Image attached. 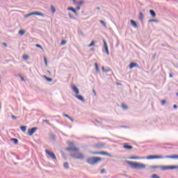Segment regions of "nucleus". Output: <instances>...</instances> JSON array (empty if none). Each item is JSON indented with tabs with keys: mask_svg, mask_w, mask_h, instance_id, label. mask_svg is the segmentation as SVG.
<instances>
[{
	"mask_svg": "<svg viewBox=\"0 0 178 178\" xmlns=\"http://www.w3.org/2000/svg\"><path fill=\"white\" fill-rule=\"evenodd\" d=\"M38 129V127H33L31 129H28V136H33V134H34V133H35V131H37V130Z\"/></svg>",
	"mask_w": 178,
	"mask_h": 178,
	"instance_id": "obj_7",
	"label": "nucleus"
},
{
	"mask_svg": "<svg viewBox=\"0 0 178 178\" xmlns=\"http://www.w3.org/2000/svg\"><path fill=\"white\" fill-rule=\"evenodd\" d=\"M81 8L80 6H76V10H80Z\"/></svg>",
	"mask_w": 178,
	"mask_h": 178,
	"instance_id": "obj_53",
	"label": "nucleus"
},
{
	"mask_svg": "<svg viewBox=\"0 0 178 178\" xmlns=\"http://www.w3.org/2000/svg\"><path fill=\"white\" fill-rule=\"evenodd\" d=\"M20 130H22V131L23 133H26V130H27V126H21L19 127Z\"/></svg>",
	"mask_w": 178,
	"mask_h": 178,
	"instance_id": "obj_19",
	"label": "nucleus"
},
{
	"mask_svg": "<svg viewBox=\"0 0 178 178\" xmlns=\"http://www.w3.org/2000/svg\"><path fill=\"white\" fill-rule=\"evenodd\" d=\"M10 141H13L15 145H17L19 144V140L17 138H11Z\"/></svg>",
	"mask_w": 178,
	"mask_h": 178,
	"instance_id": "obj_17",
	"label": "nucleus"
},
{
	"mask_svg": "<svg viewBox=\"0 0 178 178\" xmlns=\"http://www.w3.org/2000/svg\"><path fill=\"white\" fill-rule=\"evenodd\" d=\"M5 47H8V45H5Z\"/></svg>",
	"mask_w": 178,
	"mask_h": 178,
	"instance_id": "obj_63",
	"label": "nucleus"
},
{
	"mask_svg": "<svg viewBox=\"0 0 178 178\" xmlns=\"http://www.w3.org/2000/svg\"><path fill=\"white\" fill-rule=\"evenodd\" d=\"M41 16L42 17H45V15L42 14V13L39 12H33L30 13L24 16V17H30V16Z\"/></svg>",
	"mask_w": 178,
	"mask_h": 178,
	"instance_id": "obj_6",
	"label": "nucleus"
},
{
	"mask_svg": "<svg viewBox=\"0 0 178 178\" xmlns=\"http://www.w3.org/2000/svg\"><path fill=\"white\" fill-rule=\"evenodd\" d=\"M66 151L70 152V156L72 158H74L75 159H84V156L83 154L78 153V154H72V152H79V147H69L66 149Z\"/></svg>",
	"mask_w": 178,
	"mask_h": 178,
	"instance_id": "obj_1",
	"label": "nucleus"
},
{
	"mask_svg": "<svg viewBox=\"0 0 178 178\" xmlns=\"http://www.w3.org/2000/svg\"><path fill=\"white\" fill-rule=\"evenodd\" d=\"M96 122H98V120H96Z\"/></svg>",
	"mask_w": 178,
	"mask_h": 178,
	"instance_id": "obj_62",
	"label": "nucleus"
},
{
	"mask_svg": "<svg viewBox=\"0 0 178 178\" xmlns=\"http://www.w3.org/2000/svg\"><path fill=\"white\" fill-rule=\"evenodd\" d=\"M122 127H124V128H126V127H125V126H122Z\"/></svg>",
	"mask_w": 178,
	"mask_h": 178,
	"instance_id": "obj_61",
	"label": "nucleus"
},
{
	"mask_svg": "<svg viewBox=\"0 0 178 178\" xmlns=\"http://www.w3.org/2000/svg\"><path fill=\"white\" fill-rule=\"evenodd\" d=\"M101 161H102V158L98 156H92L88 158L86 163L89 165H95V163H98Z\"/></svg>",
	"mask_w": 178,
	"mask_h": 178,
	"instance_id": "obj_5",
	"label": "nucleus"
},
{
	"mask_svg": "<svg viewBox=\"0 0 178 178\" xmlns=\"http://www.w3.org/2000/svg\"><path fill=\"white\" fill-rule=\"evenodd\" d=\"M79 35H81L82 37H84V33H83V31L79 30L78 31Z\"/></svg>",
	"mask_w": 178,
	"mask_h": 178,
	"instance_id": "obj_31",
	"label": "nucleus"
},
{
	"mask_svg": "<svg viewBox=\"0 0 178 178\" xmlns=\"http://www.w3.org/2000/svg\"><path fill=\"white\" fill-rule=\"evenodd\" d=\"M67 10H72L73 12V13H74L77 16V11H76V10H74V8L70 7L67 8Z\"/></svg>",
	"mask_w": 178,
	"mask_h": 178,
	"instance_id": "obj_24",
	"label": "nucleus"
},
{
	"mask_svg": "<svg viewBox=\"0 0 178 178\" xmlns=\"http://www.w3.org/2000/svg\"><path fill=\"white\" fill-rule=\"evenodd\" d=\"M97 10H101V8L99 7H97Z\"/></svg>",
	"mask_w": 178,
	"mask_h": 178,
	"instance_id": "obj_55",
	"label": "nucleus"
},
{
	"mask_svg": "<svg viewBox=\"0 0 178 178\" xmlns=\"http://www.w3.org/2000/svg\"><path fill=\"white\" fill-rule=\"evenodd\" d=\"M149 169H161V170H173L178 169V165H150Z\"/></svg>",
	"mask_w": 178,
	"mask_h": 178,
	"instance_id": "obj_4",
	"label": "nucleus"
},
{
	"mask_svg": "<svg viewBox=\"0 0 178 178\" xmlns=\"http://www.w3.org/2000/svg\"><path fill=\"white\" fill-rule=\"evenodd\" d=\"M145 159H178V154L167 156L149 155L147 157H145Z\"/></svg>",
	"mask_w": 178,
	"mask_h": 178,
	"instance_id": "obj_2",
	"label": "nucleus"
},
{
	"mask_svg": "<svg viewBox=\"0 0 178 178\" xmlns=\"http://www.w3.org/2000/svg\"><path fill=\"white\" fill-rule=\"evenodd\" d=\"M11 118L13 119V120H16V119H17V117L15 116L14 115H12Z\"/></svg>",
	"mask_w": 178,
	"mask_h": 178,
	"instance_id": "obj_42",
	"label": "nucleus"
},
{
	"mask_svg": "<svg viewBox=\"0 0 178 178\" xmlns=\"http://www.w3.org/2000/svg\"><path fill=\"white\" fill-rule=\"evenodd\" d=\"M50 10L51 13H55V12H56V9L54 7L53 5L50 6Z\"/></svg>",
	"mask_w": 178,
	"mask_h": 178,
	"instance_id": "obj_22",
	"label": "nucleus"
},
{
	"mask_svg": "<svg viewBox=\"0 0 178 178\" xmlns=\"http://www.w3.org/2000/svg\"><path fill=\"white\" fill-rule=\"evenodd\" d=\"M151 178H161V177L158 176V175H156V174H153L151 176Z\"/></svg>",
	"mask_w": 178,
	"mask_h": 178,
	"instance_id": "obj_35",
	"label": "nucleus"
},
{
	"mask_svg": "<svg viewBox=\"0 0 178 178\" xmlns=\"http://www.w3.org/2000/svg\"><path fill=\"white\" fill-rule=\"evenodd\" d=\"M44 78L45 79L46 81H48V83H51L53 81L54 79L52 78H49L48 76L44 75Z\"/></svg>",
	"mask_w": 178,
	"mask_h": 178,
	"instance_id": "obj_21",
	"label": "nucleus"
},
{
	"mask_svg": "<svg viewBox=\"0 0 178 178\" xmlns=\"http://www.w3.org/2000/svg\"><path fill=\"white\" fill-rule=\"evenodd\" d=\"M88 47H92V45H88Z\"/></svg>",
	"mask_w": 178,
	"mask_h": 178,
	"instance_id": "obj_60",
	"label": "nucleus"
},
{
	"mask_svg": "<svg viewBox=\"0 0 178 178\" xmlns=\"http://www.w3.org/2000/svg\"><path fill=\"white\" fill-rule=\"evenodd\" d=\"M169 77H170V78H172V77H173V74H169Z\"/></svg>",
	"mask_w": 178,
	"mask_h": 178,
	"instance_id": "obj_54",
	"label": "nucleus"
},
{
	"mask_svg": "<svg viewBox=\"0 0 178 178\" xmlns=\"http://www.w3.org/2000/svg\"><path fill=\"white\" fill-rule=\"evenodd\" d=\"M123 148H124V149H133V146L129 145L127 143H125L123 145Z\"/></svg>",
	"mask_w": 178,
	"mask_h": 178,
	"instance_id": "obj_14",
	"label": "nucleus"
},
{
	"mask_svg": "<svg viewBox=\"0 0 178 178\" xmlns=\"http://www.w3.org/2000/svg\"><path fill=\"white\" fill-rule=\"evenodd\" d=\"M129 69H134V67H138V69H140V65L137 63L131 62L129 64Z\"/></svg>",
	"mask_w": 178,
	"mask_h": 178,
	"instance_id": "obj_9",
	"label": "nucleus"
},
{
	"mask_svg": "<svg viewBox=\"0 0 178 178\" xmlns=\"http://www.w3.org/2000/svg\"><path fill=\"white\" fill-rule=\"evenodd\" d=\"M125 163H127L131 168V169H137V170H141V169H145L147 168V165L144 163H138L137 161H130L128 160H125Z\"/></svg>",
	"mask_w": 178,
	"mask_h": 178,
	"instance_id": "obj_3",
	"label": "nucleus"
},
{
	"mask_svg": "<svg viewBox=\"0 0 178 178\" xmlns=\"http://www.w3.org/2000/svg\"><path fill=\"white\" fill-rule=\"evenodd\" d=\"M36 45H38V44H36Z\"/></svg>",
	"mask_w": 178,
	"mask_h": 178,
	"instance_id": "obj_64",
	"label": "nucleus"
},
{
	"mask_svg": "<svg viewBox=\"0 0 178 178\" xmlns=\"http://www.w3.org/2000/svg\"><path fill=\"white\" fill-rule=\"evenodd\" d=\"M156 57V54H154L152 56V59H155V58Z\"/></svg>",
	"mask_w": 178,
	"mask_h": 178,
	"instance_id": "obj_50",
	"label": "nucleus"
},
{
	"mask_svg": "<svg viewBox=\"0 0 178 178\" xmlns=\"http://www.w3.org/2000/svg\"><path fill=\"white\" fill-rule=\"evenodd\" d=\"M100 155H105L106 156H109L110 158L112 157V154L106 152H100Z\"/></svg>",
	"mask_w": 178,
	"mask_h": 178,
	"instance_id": "obj_15",
	"label": "nucleus"
},
{
	"mask_svg": "<svg viewBox=\"0 0 178 178\" xmlns=\"http://www.w3.org/2000/svg\"><path fill=\"white\" fill-rule=\"evenodd\" d=\"M102 70L104 73H108V72H111V70H112L110 67H107V68L105 69V67L102 66Z\"/></svg>",
	"mask_w": 178,
	"mask_h": 178,
	"instance_id": "obj_13",
	"label": "nucleus"
},
{
	"mask_svg": "<svg viewBox=\"0 0 178 178\" xmlns=\"http://www.w3.org/2000/svg\"><path fill=\"white\" fill-rule=\"evenodd\" d=\"M45 152L47 155H49V156H51V158H52V159H56V156L55 155V153L50 152L48 149L45 150Z\"/></svg>",
	"mask_w": 178,
	"mask_h": 178,
	"instance_id": "obj_8",
	"label": "nucleus"
},
{
	"mask_svg": "<svg viewBox=\"0 0 178 178\" xmlns=\"http://www.w3.org/2000/svg\"><path fill=\"white\" fill-rule=\"evenodd\" d=\"M105 147V143H97L95 145V148H97L98 149H101V148Z\"/></svg>",
	"mask_w": 178,
	"mask_h": 178,
	"instance_id": "obj_10",
	"label": "nucleus"
},
{
	"mask_svg": "<svg viewBox=\"0 0 178 178\" xmlns=\"http://www.w3.org/2000/svg\"><path fill=\"white\" fill-rule=\"evenodd\" d=\"M42 122L43 123H47L49 126H54L52 123L49 122V120H44Z\"/></svg>",
	"mask_w": 178,
	"mask_h": 178,
	"instance_id": "obj_25",
	"label": "nucleus"
},
{
	"mask_svg": "<svg viewBox=\"0 0 178 178\" xmlns=\"http://www.w3.org/2000/svg\"><path fill=\"white\" fill-rule=\"evenodd\" d=\"M149 13L152 16V17H155V16H156V14L155 13V11H154L152 10H149Z\"/></svg>",
	"mask_w": 178,
	"mask_h": 178,
	"instance_id": "obj_28",
	"label": "nucleus"
},
{
	"mask_svg": "<svg viewBox=\"0 0 178 178\" xmlns=\"http://www.w3.org/2000/svg\"><path fill=\"white\" fill-rule=\"evenodd\" d=\"M66 44V40L61 41V45H65Z\"/></svg>",
	"mask_w": 178,
	"mask_h": 178,
	"instance_id": "obj_45",
	"label": "nucleus"
},
{
	"mask_svg": "<svg viewBox=\"0 0 178 178\" xmlns=\"http://www.w3.org/2000/svg\"><path fill=\"white\" fill-rule=\"evenodd\" d=\"M23 59H24V60H27V59H29V56H27V55H24V56H23Z\"/></svg>",
	"mask_w": 178,
	"mask_h": 178,
	"instance_id": "obj_40",
	"label": "nucleus"
},
{
	"mask_svg": "<svg viewBox=\"0 0 178 178\" xmlns=\"http://www.w3.org/2000/svg\"><path fill=\"white\" fill-rule=\"evenodd\" d=\"M149 23H152V22L158 23V20H157V19H149Z\"/></svg>",
	"mask_w": 178,
	"mask_h": 178,
	"instance_id": "obj_34",
	"label": "nucleus"
},
{
	"mask_svg": "<svg viewBox=\"0 0 178 178\" xmlns=\"http://www.w3.org/2000/svg\"><path fill=\"white\" fill-rule=\"evenodd\" d=\"M63 116H65V118H67V119H69L70 120H71V122H74V120H73V118H70V116H69V115H67V114H63Z\"/></svg>",
	"mask_w": 178,
	"mask_h": 178,
	"instance_id": "obj_27",
	"label": "nucleus"
},
{
	"mask_svg": "<svg viewBox=\"0 0 178 178\" xmlns=\"http://www.w3.org/2000/svg\"><path fill=\"white\" fill-rule=\"evenodd\" d=\"M104 45H106V42H104Z\"/></svg>",
	"mask_w": 178,
	"mask_h": 178,
	"instance_id": "obj_58",
	"label": "nucleus"
},
{
	"mask_svg": "<svg viewBox=\"0 0 178 178\" xmlns=\"http://www.w3.org/2000/svg\"><path fill=\"white\" fill-rule=\"evenodd\" d=\"M92 92L94 93V95L96 96L97 95V92H95V90H92Z\"/></svg>",
	"mask_w": 178,
	"mask_h": 178,
	"instance_id": "obj_51",
	"label": "nucleus"
},
{
	"mask_svg": "<svg viewBox=\"0 0 178 178\" xmlns=\"http://www.w3.org/2000/svg\"><path fill=\"white\" fill-rule=\"evenodd\" d=\"M131 24H132V26H134V27H135V28L138 27L137 23H136V22H134V20L131 19Z\"/></svg>",
	"mask_w": 178,
	"mask_h": 178,
	"instance_id": "obj_29",
	"label": "nucleus"
},
{
	"mask_svg": "<svg viewBox=\"0 0 178 178\" xmlns=\"http://www.w3.org/2000/svg\"><path fill=\"white\" fill-rule=\"evenodd\" d=\"M83 3H84V1H80L79 3V5L80 6H81V5H83Z\"/></svg>",
	"mask_w": 178,
	"mask_h": 178,
	"instance_id": "obj_44",
	"label": "nucleus"
},
{
	"mask_svg": "<svg viewBox=\"0 0 178 178\" xmlns=\"http://www.w3.org/2000/svg\"><path fill=\"white\" fill-rule=\"evenodd\" d=\"M49 136V138H51V140H52L53 141H55V140H56V136L53 133H50Z\"/></svg>",
	"mask_w": 178,
	"mask_h": 178,
	"instance_id": "obj_16",
	"label": "nucleus"
},
{
	"mask_svg": "<svg viewBox=\"0 0 178 178\" xmlns=\"http://www.w3.org/2000/svg\"><path fill=\"white\" fill-rule=\"evenodd\" d=\"M165 104H166V101L165 99L161 100V105L163 106Z\"/></svg>",
	"mask_w": 178,
	"mask_h": 178,
	"instance_id": "obj_43",
	"label": "nucleus"
},
{
	"mask_svg": "<svg viewBox=\"0 0 178 178\" xmlns=\"http://www.w3.org/2000/svg\"><path fill=\"white\" fill-rule=\"evenodd\" d=\"M68 16H69V17H70V19H73L74 20L76 19V17H74V16H72V13H69V14H68Z\"/></svg>",
	"mask_w": 178,
	"mask_h": 178,
	"instance_id": "obj_37",
	"label": "nucleus"
},
{
	"mask_svg": "<svg viewBox=\"0 0 178 178\" xmlns=\"http://www.w3.org/2000/svg\"><path fill=\"white\" fill-rule=\"evenodd\" d=\"M35 47L37 48H40L41 50L44 51V49H42V46H41V45H36Z\"/></svg>",
	"mask_w": 178,
	"mask_h": 178,
	"instance_id": "obj_41",
	"label": "nucleus"
},
{
	"mask_svg": "<svg viewBox=\"0 0 178 178\" xmlns=\"http://www.w3.org/2000/svg\"><path fill=\"white\" fill-rule=\"evenodd\" d=\"M22 81H24V78L22 76H20Z\"/></svg>",
	"mask_w": 178,
	"mask_h": 178,
	"instance_id": "obj_52",
	"label": "nucleus"
},
{
	"mask_svg": "<svg viewBox=\"0 0 178 178\" xmlns=\"http://www.w3.org/2000/svg\"><path fill=\"white\" fill-rule=\"evenodd\" d=\"M95 68L96 70V73H99V67H98V63H95Z\"/></svg>",
	"mask_w": 178,
	"mask_h": 178,
	"instance_id": "obj_23",
	"label": "nucleus"
},
{
	"mask_svg": "<svg viewBox=\"0 0 178 178\" xmlns=\"http://www.w3.org/2000/svg\"><path fill=\"white\" fill-rule=\"evenodd\" d=\"M43 59H44L45 66H48V62L47 60V57L44 56Z\"/></svg>",
	"mask_w": 178,
	"mask_h": 178,
	"instance_id": "obj_33",
	"label": "nucleus"
},
{
	"mask_svg": "<svg viewBox=\"0 0 178 178\" xmlns=\"http://www.w3.org/2000/svg\"><path fill=\"white\" fill-rule=\"evenodd\" d=\"M76 98L77 99H79V101H81V102H86V99H84V97H83L81 95H76Z\"/></svg>",
	"mask_w": 178,
	"mask_h": 178,
	"instance_id": "obj_12",
	"label": "nucleus"
},
{
	"mask_svg": "<svg viewBox=\"0 0 178 178\" xmlns=\"http://www.w3.org/2000/svg\"><path fill=\"white\" fill-rule=\"evenodd\" d=\"M122 109H129V106L124 104H122Z\"/></svg>",
	"mask_w": 178,
	"mask_h": 178,
	"instance_id": "obj_32",
	"label": "nucleus"
},
{
	"mask_svg": "<svg viewBox=\"0 0 178 178\" xmlns=\"http://www.w3.org/2000/svg\"><path fill=\"white\" fill-rule=\"evenodd\" d=\"M100 173L102 175H104V173H105V169H102L101 171H100Z\"/></svg>",
	"mask_w": 178,
	"mask_h": 178,
	"instance_id": "obj_47",
	"label": "nucleus"
},
{
	"mask_svg": "<svg viewBox=\"0 0 178 178\" xmlns=\"http://www.w3.org/2000/svg\"><path fill=\"white\" fill-rule=\"evenodd\" d=\"M104 52H106V55L109 56V48L108 45H104Z\"/></svg>",
	"mask_w": 178,
	"mask_h": 178,
	"instance_id": "obj_20",
	"label": "nucleus"
},
{
	"mask_svg": "<svg viewBox=\"0 0 178 178\" xmlns=\"http://www.w3.org/2000/svg\"><path fill=\"white\" fill-rule=\"evenodd\" d=\"M129 159H145V157L134 156L129 157Z\"/></svg>",
	"mask_w": 178,
	"mask_h": 178,
	"instance_id": "obj_18",
	"label": "nucleus"
},
{
	"mask_svg": "<svg viewBox=\"0 0 178 178\" xmlns=\"http://www.w3.org/2000/svg\"><path fill=\"white\" fill-rule=\"evenodd\" d=\"M89 45H95V41L92 40Z\"/></svg>",
	"mask_w": 178,
	"mask_h": 178,
	"instance_id": "obj_46",
	"label": "nucleus"
},
{
	"mask_svg": "<svg viewBox=\"0 0 178 178\" xmlns=\"http://www.w3.org/2000/svg\"><path fill=\"white\" fill-rule=\"evenodd\" d=\"M92 155H100V152H92Z\"/></svg>",
	"mask_w": 178,
	"mask_h": 178,
	"instance_id": "obj_36",
	"label": "nucleus"
},
{
	"mask_svg": "<svg viewBox=\"0 0 178 178\" xmlns=\"http://www.w3.org/2000/svg\"><path fill=\"white\" fill-rule=\"evenodd\" d=\"M72 90L74 91V92L77 95L79 94H80V91L79 90V88H77V86H76L75 85H73L72 86Z\"/></svg>",
	"mask_w": 178,
	"mask_h": 178,
	"instance_id": "obj_11",
	"label": "nucleus"
},
{
	"mask_svg": "<svg viewBox=\"0 0 178 178\" xmlns=\"http://www.w3.org/2000/svg\"><path fill=\"white\" fill-rule=\"evenodd\" d=\"M47 73H49V74H51V71H49V70H47Z\"/></svg>",
	"mask_w": 178,
	"mask_h": 178,
	"instance_id": "obj_56",
	"label": "nucleus"
},
{
	"mask_svg": "<svg viewBox=\"0 0 178 178\" xmlns=\"http://www.w3.org/2000/svg\"><path fill=\"white\" fill-rule=\"evenodd\" d=\"M68 145H74V143H73L72 142H69Z\"/></svg>",
	"mask_w": 178,
	"mask_h": 178,
	"instance_id": "obj_48",
	"label": "nucleus"
},
{
	"mask_svg": "<svg viewBox=\"0 0 178 178\" xmlns=\"http://www.w3.org/2000/svg\"><path fill=\"white\" fill-rule=\"evenodd\" d=\"M63 166H64L65 169H69V163H67V162L64 163Z\"/></svg>",
	"mask_w": 178,
	"mask_h": 178,
	"instance_id": "obj_30",
	"label": "nucleus"
},
{
	"mask_svg": "<svg viewBox=\"0 0 178 178\" xmlns=\"http://www.w3.org/2000/svg\"><path fill=\"white\" fill-rule=\"evenodd\" d=\"M173 108H174V109H177V105L174 104V105H173Z\"/></svg>",
	"mask_w": 178,
	"mask_h": 178,
	"instance_id": "obj_49",
	"label": "nucleus"
},
{
	"mask_svg": "<svg viewBox=\"0 0 178 178\" xmlns=\"http://www.w3.org/2000/svg\"><path fill=\"white\" fill-rule=\"evenodd\" d=\"M93 50H94V49H93V48H92V49H91V51H93Z\"/></svg>",
	"mask_w": 178,
	"mask_h": 178,
	"instance_id": "obj_59",
	"label": "nucleus"
},
{
	"mask_svg": "<svg viewBox=\"0 0 178 178\" xmlns=\"http://www.w3.org/2000/svg\"><path fill=\"white\" fill-rule=\"evenodd\" d=\"M24 31H23V30H20L19 31V34H21V35H24Z\"/></svg>",
	"mask_w": 178,
	"mask_h": 178,
	"instance_id": "obj_39",
	"label": "nucleus"
},
{
	"mask_svg": "<svg viewBox=\"0 0 178 178\" xmlns=\"http://www.w3.org/2000/svg\"><path fill=\"white\" fill-rule=\"evenodd\" d=\"M100 23L101 24H102V26H104V27H106V24H105V22H104V20H100Z\"/></svg>",
	"mask_w": 178,
	"mask_h": 178,
	"instance_id": "obj_38",
	"label": "nucleus"
},
{
	"mask_svg": "<svg viewBox=\"0 0 178 178\" xmlns=\"http://www.w3.org/2000/svg\"><path fill=\"white\" fill-rule=\"evenodd\" d=\"M139 20H140L141 22L144 20V14H143V13H140L139 14Z\"/></svg>",
	"mask_w": 178,
	"mask_h": 178,
	"instance_id": "obj_26",
	"label": "nucleus"
},
{
	"mask_svg": "<svg viewBox=\"0 0 178 178\" xmlns=\"http://www.w3.org/2000/svg\"><path fill=\"white\" fill-rule=\"evenodd\" d=\"M3 45H6V42H3Z\"/></svg>",
	"mask_w": 178,
	"mask_h": 178,
	"instance_id": "obj_57",
	"label": "nucleus"
}]
</instances>
